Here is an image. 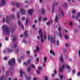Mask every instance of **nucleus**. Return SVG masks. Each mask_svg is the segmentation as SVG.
Wrapping results in <instances>:
<instances>
[{
    "instance_id": "nucleus-1",
    "label": "nucleus",
    "mask_w": 80,
    "mask_h": 80,
    "mask_svg": "<svg viewBox=\"0 0 80 80\" xmlns=\"http://www.w3.org/2000/svg\"><path fill=\"white\" fill-rule=\"evenodd\" d=\"M6 27V25H3L2 27V32L3 35L5 34H9L10 33V29L8 26Z\"/></svg>"
},
{
    "instance_id": "nucleus-2",
    "label": "nucleus",
    "mask_w": 80,
    "mask_h": 80,
    "mask_svg": "<svg viewBox=\"0 0 80 80\" xmlns=\"http://www.w3.org/2000/svg\"><path fill=\"white\" fill-rule=\"evenodd\" d=\"M15 62H16L15 58H14L11 59V60H9L8 62V64L9 65L12 67L15 65Z\"/></svg>"
},
{
    "instance_id": "nucleus-3",
    "label": "nucleus",
    "mask_w": 80,
    "mask_h": 80,
    "mask_svg": "<svg viewBox=\"0 0 80 80\" xmlns=\"http://www.w3.org/2000/svg\"><path fill=\"white\" fill-rule=\"evenodd\" d=\"M48 41H50V44L51 45L53 44V38L52 37H51L50 35L49 34H48Z\"/></svg>"
},
{
    "instance_id": "nucleus-4",
    "label": "nucleus",
    "mask_w": 80,
    "mask_h": 80,
    "mask_svg": "<svg viewBox=\"0 0 80 80\" xmlns=\"http://www.w3.org/2000/svg\"><path fill=\"white\" fill-rule=\"evenodd\" d=\"M64 68H65V65L64 64L62 65V68L61 67L59 68V70L60 72H63V70H64Z\"/></svg>"
},
{
    "instance_id": "nucleus-5",
    "label": "nucleus",
    "mask_w": 80,
    "mask_h": 80,
    "mask_svg": "<svg viewBox=\"0 0 80 80\" xmlns=\"http://www.w3.org/2000/svg\"><path fill=\"white\" fill-rule=\"evenodd\" d=\"M6 22L8 24H9L10 23V17H8V16H7L6 17Z\"/></svg>"
},
{
    "instance_id": "nucleus-6",
    "label": "nucleus",
    "mask_w": 80,
    "mask_h": 80,
    "mask_svg": "<svg viewBox=\"0 0 80 80\" xmlns=\"http://www.w3.org/2000/svg\"><path fill=\"white\" fill-rule=\"evenodd\" d=\"M28 13L30 15H32L33 12V9H29L28 11Z\"/></svg>"
},
{
    "instance_id": "nucleus-7",
    "label": "nucleus",
    "mask_w": 80,
    "mask_h": 80,
    "mask_svg": "<svg viewBox=\"0 0 80 80\" xmlns=\"http://www.w3.org/2000/svg\"><path fill=\"white\" fill-rule=\"evenodd\" d=\"M18 24L19 26H20V25H21V27H22V29H23V28H24V27L23 25H22V23H21V22H20V21H18Z\"/></svg>"
},
{
    "instance_id": "nucleus-8",
    "label": "nucleus",
    "mask_w": 80,
    "mask_h": 80,
    "mask_svg": "<svg viewBox=\"0 0 80 80\" xmlns=\"http://www.w3.org/2000/svg\"><path fill=\"white\" fill-rule=\"evenodd\" d=\"M20 12L22 15H25V11L23 9H20Z\"/></svg>"
},
{
    "instance_id": "nucleus-9",
    "label": "nucleus",
    "mask_w": 80,
    "mask_h": 80,
    "mask_svg": "<svg viewBox=\"0 0 80 80\" xmlns=\"http://www.w3.org/2000/svg\"><path fill=\"white\" fill-rule=\"evenodd\" d=\"M54 12H55V5H54V4H53L52 6L51 13H54Z\"/></svg>"
},
{
    "instance_id": "nucleus-10",
    "label": "nucleus",
    "mask_w": 80,
    "mask_h": 80,
    "mask_svg": "<svg viewBox=\"0 0 80 80\" xmlns=\"http://www.w3.org/2000/svg\"><path fill=\"white\" fill-rule=\"evenodd\" d=\"M24 35L25 38H27V37H28V34H27V30H25Z\"/></svg>"
},
{
    "instance_id": "nucleus-11",
    "label": "nucleus",
    "mask_w": 80,
    "mask_h": 80,
    "mask_svg": "<svg viewBox=\"0 0 80 80\" xmlns=\"http://www.w3.org/2000/svg\"><path fill=\"white\" fill-rule=\"evenodd\" d=\"M16 6L17 8H20V3L18 2H16Z\"/></svg>"
},
{
    "instance_id": "nucleus-12",
    "label": "nucleus",
    "mask_w": 80,
    "mask_h": 80,
    "mask_svg": "<svg viewBox=\"0 0 80 80\" xmlns=\"http://www.w3.org/2000/svg\"><path fill=\"white\" fill-rule=\"evenodd\" d=\"M41 12L42 13V15H43L45 13V8H43L41 9Z\"/></svg>"
},
{
    "instance_id": "nucleus-13",
    "label": "nucleus",
    "mask_w": 80,
    "mask_h": 80,
    "mask_svg": "<svg viewBox=\"0 0 80 80\" xmlns=\"http://www.w3.org/2000/svg\"><path fill=\"white\" fill-rule=\"evenodd\" d=\"M67 3L66 2H65L63 4V7L64 8H65V9L67 8Z\"/></svg>"
},
{
    "instance_id": "nucleus-14",
    "label": "nucleus",
    "mask_w": 80,
    "mask_h": 80,
    "mask_svg": "<svg viewBox=\"0 0 80 80\" xmlns=\"http://www.w3.org/2000/svg\"><path fill=\"white\" fill-rule=\"evenodd\" d=\"M6 0H2V5H4L6 4V2H5Z\"/></svg>"
},
{
    "instance_id": "nucleus-15",
    "label": "nucleus",
    "mask_w": 80,
    "mask_h": 80,
    "mask_svg": "<svg viewBox=\"0 0 80 80\" xmlns=\"http://www.w3.org/2000/svg\"><path fill=\"white\" fill-rule=\"evenodd\" d=\"M39 49L38 47H37L36 48V50L34 51V52H35V53H37V52H38V51H39Z\"/></svg>"
},
{
    "instance_id": "nucleus-16",
    "label": "nucleus",
    "mask_w": 80,
    "mask_h": 80,
    "mask_svg": "<svg viewBox=\"0 0 80 80\" xmlns=\"http://www.w3.org/2000/svg\"><path fill=\"white\" fill-rule=\"evenodd\" d=\"M60 60L61 62H63L64 60H63V55H60Z\"/></svg>"
},
{
    "instance_id": "nucleus-17",
    "label": "nucleus",
    "mask_w": 80,
    "mask_h": 80,
    "mask_svg": "<svg viewBox=\"0 0 80 80\" xmlns=\"http://www.w3.org/2000/svg\"><path fill=\"white\" fill-rule=\"evenodd\" d=\"M50 54H52L53 55L55 56V52H53V50H50Z\"/></svg>"
},
{
    "instance_id": "nucleus-18",
    "label": "nucleus",
    "mask_w": 80,
    "mask_h": 80,
    "mask_svg": "<svg viewBox=\"0 0 80 80\" xmlns=\"http://www.w3.org/2000/svg\"><path fill=\"white\" fill-rule=\"evenodd\" d=\"M20 77H22V74L23 73V72L22 71V70L21 69H20Z\"/></svg>"
},
{
    "instance_id": "nucleus-19",
    "label": "nucleus",
    "mask_w": 80,
    "mask_h": 80,
    "mask_svg": "<svg viewBox=\"0 0 80 80\" xmlns=\"http://www.w3.org/2000/svg\"><path fill=\"white\" fill-rule=\"evenodd\" d=\"M17 17L18 18V19H19V18H20V13H19V12H17Z\"/></svg>"
},
{
    "instance_id": "nucleus-20",
    "label": "nucleus",
    "mask_w": 80,
    "mask_h": 80,
    "mask_svg": "<svg viewBox=\"0 0 80 80\" xmlns=\"http://www.w3.org/2000/svg\"><path fill=\"white\" fill-rule=\"evenodd\" d=\"M80 17V12L78 13V14L77 15V16L75 17V19L76 20L78 17Z\"/></svg>"
},
{
    "instance_id": "nucleus-21",
    "label": "nucleus",
    "mask_w": 80,
    "mask_h": 80,
    "mask_svg": "<svg viewBox=\"0 0 80 80\" xmlns=\"http://www.w3.org/2000/svg\"><path fill=\"white\" fill-rule=\"evenodd\" d=\"M7 51L8 52H13V50L8 48L7 49Z\"/></svg>"
},
{
    "instance_id": "nucleus-22",
    "label": "nucleus",
    "mask_w": 80,
    "mask_h": 80,
    "mask_svg": "<svg viewBox=\"0 0 80 80\" xmlns=\"http://www.w3.org/2000/svg\"><path fill=\"white\" fill-rule=\"evenodd\" d=\"M41 20H42V17H41V16H40L38 17V22H41Z\"/></svg>"
},
{
    "instance_id": "nucleus-23",
    "label": "nucleus",
    "mask_w": 80,
    "mask_h": 80,
    "mask_svg": "<svg viewBox=\"0 0 80 80\" xmlns=\"http://www.w3.org/2000/svg\"><path fill=\"white\" fill-rule=\"evenodd\" d=\"M27 71L28 72H29L30 71H31V68L30 67L28 68L27 69Z\"/></svg>"
},
{
    "instance_id": "nucleus-24",
    "label": "nucleus",
    "mask_w": 80,
    "mask_h": 80,
    "mask_svg": "<svg viewBox=\"0 0 80 80\" xmlns=\"http://www.w3.org/2000/svg\"><path fill=\"white\" fill-rule=\"evenodd\" d=\"M27 62H28V64L29 65H30V63H31V60L30 59H29L27 60Z\"/></svg>"
},
{
    "instance_id": "nucleus-25",
    "label": "nucleus",
    "mask_w": 80,
    "mask_h": 80,
    "mask_svg": "<svg viewBox=\"0 0 80 80\" xmlns=\"http://www.w3.org/2000/svg\"><path fill=\"white\" fill-rule=\"evenodd\" d=\"M5 79V77L3 76L2 77H1L0 78V80H3Z\"/></svg>"
},
{
    "instance_id": "nucleus-26",
    "label": "nucleus",
    "mask_w": 80,
    "mask_h": 80,
    "mask_svg": "<svg viewBox=\"0 0 80 80\" xmlns=\"http://www.w3.org/2000/svg\"><path fill=\"white\" fill-rule=\"evenodd\" d=\"M19 48H17L16 49L15 51V53H18L19 52Z\"/></svg>"
},
{
    "instance_id": "nucleus-27",
    "label": "nucleus",
    "mask_w": 80,
    "mask_h": 80,
    "mask_svg": "<svg viewBox=\"0 0 80 80\" xmlns=\"http://www.w3.org/2000/svg\"><path fill=\"white\" fill-rule=\"evenodd\" d=\"M11 32L12 34L13 33H14L15 30H14V29L12 28L11 29Z\"/></svg>"
},
{
    "instance_id": "nucleus-28",
    "label": "nucleus",
    "mask_w": 80,
    "mask_h": 80,
    "mask_svg": "<svg viewBox=\"0 0 80 80\" xmlns=\"http://www.w3.org/2000/svg\"><path fill=\"white\" fill-rule=\"evenodd\" d=\"M55 20L56 22H57V21H58V16H56L55 19Z\"/></svg>"
},
{
    "instance_id": "nucleus-29",
    "label": "nucleus",
    "mask_w": 80,
    "mask_h": 80,
    "mask_svg": "<svg viewBox=\"0 0 80 80\" xmlns=\"http://www.w3.org/2000/svg\"><path fill=\"white\" fill-rule=\"evenodd\" d=\"M38 70L40 71L42 70V66L39 67L38 68Z\"/></svg>"
},
{
    "instance_id": "nucleus-30",
    "label": "nucleus",
    "mask_w": 80,
    "mask_h": 80,
    "mask_svg": "<svg viewBox=\"0 0 80 80\" xmlns=\"http://www.w3.org/2000/svg\"><path fill=\"white\" fill-rule=\"evenodd\" d=\"M64 38L66 40H67V39H68V37L66 35H64Z\"/></svg>"
},
{
    "instance_id": "nucleus-31",
    "label": "nucleus",
    "mask_w": 80,
    "mask_h": 80,
    "mask_svg": "<svg viewBox=\"0 0 80 80\" xmlns=\"http://www.w3.org/2000/svg\"><path fill=\"white\" fill-rule=\"evenodd\" d=\"M41 37L42 38L43 37V32H42L41 34Z\"/></svg>"
},
{
    "instance_id": "nucleus-32",
    "label": "nucleus",
    "mask_w": 80,
    "mask_h": 80,
    "mask_svg": "<svg viewBox=\"0 0 80 80\" xmlns=\"http://www.w3.org/2000/svg\"><path fill=\"white\" fill-rule=\"evenodd\" d=\"M47 57H44V62L45 63H46L47 62Z\"/></svg>"
},
{
    "instance_id": "nucleus-33",
    "label": "nucleus",
    "mask_w": 80,
    "mask_h": 80,
    "mask_svg": "<svg viewBox=\"0 0 80 80\" xmlns=\"http://www.w3.org/2000/svg\"><path fill=\"white\" fill-rule=\"evenodd\" d=\"M31 67H32L33 68V69H35V66L34 65H33V64H32L31 65Z\"/></svg>"
},
{
    "instance_id": "nucleus-34",
    "label": "nucleus",
    "mask_w": 80,
    "mask_h": 80,
    "mask_svg": "<svg viewBox=\"0 0 80 80\" xmlns=\"http://www.w3.org/2000/svg\"><path fill=\"white\" fill-rule=\"evenodd\" d=\"M54 73L55 75H56L57 74V70L55 69L54 71Z\"/></svg>"
},
{
    "instance_id": "nucleus-35",
    "label": "nucleus",
    "mask_w": 80,
    "mask_h": 80,
    "mask_svg": "<svg viewBox=\"0 0 80 80\" xmlns=\"http://www.w3.org/2000/svg\"><path fill=\"white\" fill-rule=\"evenodd\" d=\"M17 40V38L15 37H13L12 38V41L13 42H15V40Z\"/></svg>"
},
{
    "instance_id": "nucleus-36",
    "label": "nucleus",
    "mask_w": 80,
    "mask_h": 80,
    "mask_svg": "<svg viewBox=\"0 0 80 80\" xmlns=\"http://www.w3.org/2000/svg\"><path fill=\"white\" fill-rule=\"evenodd\" d=\"M57 46L58 47L59 46V41L58 40L57 42Z\"/></svg>"
},
{
    "instance_id": "nucleus-37",
    "label": "nucleus",
    "mask_w": 80,
    "mask_h": 80,
    "mask_svg": "<svg viewBox=\"0 0 80 80\" xmlns=\"http://www.w3.org/2000/svg\"><path fill=\"white\" fill-rule=\"evenodd\" d=\"M28 18H26V23H28Z\"/></svg>"
},
{
    "instance_id": "nucleus-38",
    "label": "nucleus",
    "mask_w": 80,
    "mask_h": 80,
    "mask_svg": "<svg viewBox=\"0 0 80 80\" xmlns=\"http://www.w3.org/2000/svg\"><path fill=\"white\" fill-rule=\"evenodd\" d=\"M44 40H46V39H47V36L45 35H44Z\"/></svg>"
},
{
    "instance_id": "nucleus-39",
    "label": "nucleus",
    "mask_w": 80,
    "mask_h": 80,
    "mask_svg": "<svg viewBox=\"0 0 80 80\" xmlns=\"http://www.w3.org/2000/svg\"><path fill=\"white\" fill-rule=\"evenodd\" d=\"M34 23H38V21H37V19H35L34 21Z\"/></svg>"
},
{
    "instance_id": "nucleus-40",
    "label": "nucleus",
    "mask_w": 80,
    "mask_h": 80,
    "mask_svg": "<svg viewBox=\"0 0 80 80\" xmlns=\"http://www.w3.org/2000/svg\"><path fill=\"white\" fill-rule=\"evenodd\" d=\"M75 12H76V11L75 10H73L72 11V13H73V14L75 13Z\"/></svg>"
},
{
    "instance_id": "nucleus-41",
    "label": "nucleus",
    "mask_w": 80,
    "mask_h": 80,
    "mask_svg": "<svg viewBox=\"0 0 80 80\" xmlns=\"http://www.w3.org/2000/svg\"><path fill=\"white\" fill-rule=\"evenodd\" d=\"M27 80H31V77L30 76H28V78H27Z\"/></svg>"
},
{
    "instance_id": "nucleus-42",
    "label": "nucleus",
    "mask_w": 80,
    "mask_h": 80,
    "mask_svg": "<svg viewBox=\"0 0 80 80\" xmlns=\"http://www.w3.org/2000/svg\"><path fill=\"white\" fill-rule=\"evenodd\" d=\"M59 34L60 37H62V33L61 32H59Z\"/></svg>"
},
{
    "instance_id": "nucleus-43",
    "label": "nucleus",
    "mask_w": 80,
    "mask_h": 80,
    "mask_svg": "<svg viewBox=\"0 0 80 80\" xmlns=\"http://www.w3.org/2000/svg\"><path fill=\"white\" fill-rule=\"evenodd\" d=\"M42 31V29H40L39 30V35H40V34H41V32Z\"/></svg>"
},
{
    "instance_id": "nucleus-44",
    "label": "nucleus",
    "mask_w": 80,
    "mask_h": 80,
    "mask_svg": "<svg viewBox=\"0 0 80 80\" xmlns=\"http://www.w3.org/2000/svg\"><path fill=\"white\" fill-rule=\"evenodd\" d=\"M61 14L62 16H64V14H63V11L62 10H61Z\"/></svg>"
},
{
    "instance_id": "nucleus-45",
    "label": "nucleus",
    "mask_w": 80,
    "mask_h": 80,
    "mask_svg": "<svg viewBox=\"0 0 80 80\" xmlns=\"http://www.w3.org/2000/svg\"><path fill=\"white\" fill-rule=\"evenodd\" d=\"M3 59L4 60H7V57H5L3 58Z\"/></svg>"
},
{
    "instance_id": "nucleus-46",
    "label": "nucleus",
    "mask_w": 80,
    "mask_h": 80,
    "mask_svg": "<svg viewBox=\"0 0 80 80\" xmlns=\"http://www.w3.org/2000/svg\"><path fill=\"white\" fill-rule=\"evenodd\" d=\"M41 41L42 43L43 42V38H41Z\"/></svg>"
},
{
    "instance_id": "nucleus-47",
    "label": "nucleus",
    "mask_w": 80,
    "mask_h": 80,
    "mask_svg": "<svg viewBox=\"0 0 80 80\" xmlns=\"http://www.w3.org/2000/svg\"><path fill=\"white\" fill-rule=\"evenodd\" d=\"M24 65H25L26 66H27V65H28V63H27V62H25L24 63H23Z\"/></svg>"
},
{
    "instance_id": "nucleus-48",
    "label": "nucleus",
    "mask_w": 80,
    "mask_h": 80,
    "mask_svg": "<svg viewBox=\"0 0 80 80\" xmlns=\"http://www.w3.org/2000/svg\"><path fill=\"white\" fill-rule=\"evenodd\" d=\"M50 22H46V25H50Z\"/></svg>"
},
{
    "instance_id": "nucleus-49",
    "label": "nucleus",
    "mask_w": 80,
    "mask_h": 80,
    "mask_svg": "<svg viewBox=\"0 0 80 80\" xmlns=\"http://www.w3.org/2000/svg\"><path fill=\"white\" fill-rule=\"evenodd\" d=\"M60 78H61V80H62V79H63V75H61L60 76Z\"/></svg>"
},
{
    "instance_id": "nucleus-50",
    "label": "nucleus",
    "mask_w": 80,
    "mask_h": 80,
    "mask_svg": "<svg viewBox=\"0 0 80 80\" xmlns=\"http://www.w3.org/2000/svg\"><path fill=\"white\" fill-rule=\"evenodd\" d=\"M66 67H67L68 69H70V67L68 65L66 66Z\"/></svg>"
},
{
    "instance_id": "nucleus-51",
    "label": "nucleus",
    "mask_w": 80,
    "mask_h": 80,
    "mask_svg": "<svg viewBox=\"0 0 80 80\" xmlns=\"http://www.w3.org/2000/svg\"><path fill=\"white\" fill-rule=\"evenodd\" d=\"M58 32H60V31H61V28H60V27H59L58 29Z\"/></svg>"
},
{
    "instance_id": "nucleus-52",
    "label": "nucleus",
    "mask_w": 80,
    "mask_h": 80,
    "mask_svg": "<svg viewBox=\"0 0 80 80\" xmlns=\"http://www.w3.org/2000/svg\"><path fill=\"white\" fill-rule=\"evenodd\" d=\"M43 20H44V21H47V18H44L43 19Z\"/></svg>"
},
{
    "instance_id": "nucleus-53",
    "label": "nucleus",
    "mask_w": 80,
    "mask_h": 80,
    "mask_svg": "<svg viewBox=\"0 0 80 80\" xmlns=\"http://www.w3.org/2000/svg\"><path fill=\"white\" fill-rule=\"evenodd\" d=\"M5 68L3 66L2 67V70L3 71V72H5Z\"/></svg>"
},
{
    "instance_id": "nucleus-54",
    "label": "nucleus",
    "mask_w": 80,
    "mask_h": 80,
    "mask_svg": "<svg viewBox=\"0 0 80 80\" xmlns=\"http://www.w3.org/2000/svg\"><path fill=\"white\" fill-rule=\"evenodd\" d=\"M5 40H6L7 41H8V40H9V38L8 37L5 38Z\"/></svg>"
},
{
    "instance_id": "nucleus-55",
    "label": "nucleus",
    "mask_w": 80,
    "mask_h": 80,
    "mask_svg": "<svg viewBox=\"0 0 80 80\" xmlns=\"http://www.w3.org/2000/svg\"><path fill=\"white\" fill-rule=\"evenodd\" d=\"M70 24L71 26H72V25H73V23H72V22H70Z\"/></svg>"
},
{
    "instance_id": "nucleus-56",
    "label": "nucleus",
    "mask_w": 80,
    "mask_h": 80,
    "mask_svg": "<svg viewBox=\"0 0 80 80\" xmlns=\"http://www.w3.org/2000/svg\"><path fill=\"white\" fill-rule=\"evenodd\" d=\"M22 42H23V43H26V42H27V40H23L22 41Z\"/></svg>"
},
{
    "instance_id": "nucleus-57",
    "label": "nucleus",
    "mask_w": 80,
    "mask_h": 80,
    "mask_svg": "<svg viewBox=\"0 0 80 80\" xmlns=\"http://www.w3.org/2000/svg\"><path fill=\"white\" fill-rule=\"evenodd\" d=\"M11 17H12V19H14L15 18V16H14V15L11 16Z\"/></svg>"
},
{
    "instance_id": "nucleus-58",
    "label": "nucleus",
    "mask_w": 80,
    "mask_h": 80,
    "mask_svg": "<svg viewBox=\"0 0 80 80\" xmlns=\"http://www.w3.org/2000/svg\"><path fill=\"white\" fill-rule=\"evenodd\" d=\"M9 73V72L8 71H7L6 72V75H8V73Z\"/></svg>"
},
{
    "instance_id": "nucleus-59",
    "label": "nucleus",
    "mask_w": 80,
    "mask_h": 80,
    "mask_svg": "<svg viewBox=\"0 0 80 80\" xmlns=\"http://www.w3.org/2000/svg\"><path fill=\"white\" fill-rule=\"evenodd\" d=\"M26 53L28 54H30V52H29L28 51L26 52Z\"/></svg>"
},
{
    "instance_id": "nucleus-60",
    "label": "nucleus",
    "mask_w": 80,
    "mask_h": 80,
    "mask_svg": "<svg viewBox=\"0 0 80 80\" xmlns=\"http://www.w3.org/2000/svg\"><path fill=\"white\" fill-rule=\"evenodd\" d=\"M44 79L45 80H48V77H45L44 78Z\"/></svg>"
},
{
    "instance_id": "nucleus-61",
    "label": "nucleus",
    "mask_w": 80,
    "mask_h": 80,
    "mask_svg": "<svg viewBox=\"0 0 80 80\" xmlns=\"http://www.w3.org/2000/svg\"><path fill=\"white\" fill-rule=\"evenodd\" d=\"M52 43H53V45H55V40H53Z\"/></svg>"
},
{
    "instance_id": "nucleus-62",
    "label": "nucleus",
    "mask_w": 80,
    "mask_h": 80,
    "mask_svg": "<svg viewBox=\"0 0 80 80\" xmlns=\"http://www.w3.org/2000/svg\"><path fill=\"white\" fill-rule=\"evenodd\" d=\"M78 77H79V76H80V72L78 73Z\"/></svg>"
},
{
    "instance_id": "nucleus-63",
    "label": "nucleus",
    "mask_w": 80,
    "mask_h": 80,
    "mask_svg": "<svg viewBox=\"0 0 80 80\" xmlns=\"http://www.w3.org/2000/svg\"><path fill=\"white\" fill-rule=\"evenodd\" d=\"M58 4V2L55 3V6H57Z\"/></svg>"
},
{
    "instance_id": "nucleus-64",
    "label": "nucleus",
    "mask_w": 80,
    "mask_h": 80,
    "mask_svg": "<svg viewBox=\"0 0 80 80\" xmlns=\"http://www.w3.org/2000/svg\"><path fill=\"white\" fill-rule=\"evenodd\" d=\"M78 55L79 56V57H80V50H78Z\"/></svg>"
}]
</instances>
